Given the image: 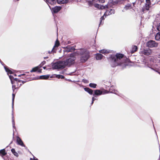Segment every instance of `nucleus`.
I'll use <instances>...</instances> for the list:
<instances>
[{
    "mask_svg": "<svg viewBox=\"0 0 160 160\" xmlns=\"http://www.w3.org/2000/svg\"><path fill=\"white\" fill-rule=\"evenodd\" d=\"M157 29L158 31H160V23H159V25L158 26Z\"/></svg>",
    "mask_w": 160,
    "mask_h": 160,
    "instance_id": "nucleus-39",
    "label": "nucleus"
},
{
    "mask_svg": "<svg viewBox=\"0 0 160 160\" xmlns=\"http://www.w3.org/2000/svg\"><path fill=\"white\" fill-rule=\"evenodd\" d=\"M62 8L60 6H55L53 8H51L50 9L52 11V13H56L60 11Z\"/></svg>",
    "mask_w": 160,
    "mask_h": 160,
    "instance_id": "nucleus-9",
    "label": "nucleus"
},
{
    "mask_svg": "<svg viewBox=\"0 0 160 160\" xmlns=\"http://www.w3.org/2000/svg\"><path fill=\"white\" fill-rule=\"evenodd\" d=\"M52 52L53 53V52L52 51V50L51 51H48V53H49V54L51 53Z\"/></svg>",
    "mask_w": 160,
    "mask_h": 160,
    "instance_id": "nucleus-48",
    "label": "nucleus"
},
{
    "mask_svg": "<svg viewBox=\"0 0 160 160\" xmlns=\"http://www.w3.org/2000/svg\"><path fill=\"white\" fill-rule=\"evenodd\" d=\"M12 89L13 92H14V90L15 89H16L18 87H17V88H16V86L15 85H12Z\"/></svg>",
    "mask_w": 160,
    "mask_h": 160,
    "instance_id": "nucleus-37",
    "label": "nucleus"
},
{
    "mask_svg": "<svg viewBox=\"0 0 160 160\" xmlns=\"http://www.w3.org/2000/svg\"><path fill=\"white\" fill-rule=\"evenodd\" d=\"M41 64L39 65H38V66H39V67H40V66H41Z\"/></svg>",
    "mask_w": 160,
    "mask_h": 160,
    "instance_id": "nucleus-57",
    "label": "nucleus"
},
{
    "mask_svg": "<svg viewBox=\"0 0 160 160\" xmlns=\"http://www.w3.org/2000/svg\"><path fill=\"white\" fill-rule=\"evenodd\" d=\"M97 85V84L94 83H90L89 84V86L92 88H96Z\"/></svg>",
    "mask_w": 160,
    "mask_h": 160,
    "instance_id": "nucleus-29",
    "label": "nucleus"
},
{
    "mask_svg": "<svg viewBox=\"0 0 160 160\" xmlns=\"http://www.w3.org/2000/svg\"><path fill=\"white\" fill-rule=\"evenodd\" d=\"M151 1H146L145 5L143 6L142 8V12L143 13L145 12L148 11L151 4Z\"/></svg>",
    "mask_w": 160,
    "mask_h": 160,
    "instance_id": "nucleus-4",
    "label": "nucleus"
},
{
    "mask_svg": "<svg viewBox=\"0 0 160 160\" xmlns=\"http://www.w3.org/2000/svg\"><path fill=\"white\" fill-rule=\"evenodd\" d=\"M12 141L11 142V143H10V144H11V143H12Z\"/></svg>",
    "mask_w": 160,
    "mask_h": 160,
    "instance_id": "nucleus-58",
    "label": "nucleus"
},
{
    "mask_svg": "<svg viewBox=\"0 0 160 160\" xmlns=\"http://www.w3.org/2000/svg\"><path fill=\"white\" fill-rule=\"evenodd\" d=\"M30 160H38L37 158L35 159L34 158V159H33L32 158H30Z\"/></svg>",
    "mask_w": 160,
    "mask_h": 160,
    "instance_id": "nucleus-46",
    "label": "nucleus"
},
{
    "mask_svg": "<svg viewBox=\"0 0 160 160\" xmlns=\"http://www.w3.org/2000/svg\"><path fill=\"white\" fill-rule=\"evenodd\" d=\"M22 80H21L18 79V81L17 82V83H18V82H21Z\"/></svg>",
    "mask_w": 160,
    "mask_h": 160,
    "instance_id": "nucleus-41",
    "label": "nucleus"
},
{
    "mask_svg": "<svg viewBox=\"0 0 160 160\" xmlns=\"http://www.w3.org/2000/svg\"><path fill=\"white\" fill-rule=\"evenodd\" d=\"M141 52V53L146 56L150 55L152 52L151 50L148 48L143 49Z\"/></svg>",
    "mask_w": 160,
    "mask_h": 160,
    "instance_id": "nucleus-8",
    "label": "nucleus"
},
{
    "mask_svg": "<svg viewBox=\"0 0 160 160\" xmlns=\"http://www.w3.org/2000/svg\"><path fill=\"white\" fill-rule=\"evenodd\" d=\"M125 9H124H124H123L122 10V12H125Z\"/></svg>",
    "mask_w": 160,
    "mask_h": 160,
    "instance_id": "nucleus-52",
    "label": "nucleus"
},
{
    "mask_svg": "<svg viewBox=\"0 0 160 160\" xmlns=\"http://www.w3.org/2000/svg\"><path fill=\"white\" fill-rule=\"evenodd\" d=\"M99 1L100 2H102V3H103L104 2H105V1L101 0V1Z\"/></svg>",
    "mask_w": 160,
    "mask_h": 160,
    "instance_id": "nucleus-47",
    "label": "nucleus"
},
{
    "mask_svg": "<svg viewBox=\"0 0 160 160\" xmlns=\"http://www.w3.org/2000/svg\"><path fill=\"white\" fill-rule=\"evenodd\" d=\"M22 85V84H20V85H19L17 83V86H18V88L20 87Z\"/></svg>",
    "mask_w": 160,
    "mask_h": 160,
    "instance_id": "nucleus-43",
    "label": "nucleus"
},
{
    "mask_svg": "<svg viewBox=\"0 0 160 160\" xmlns=\"http://www.w3.org/2000/svg\"><path fill=\"white\" fill-rule=\"evenodd\" d=\"M119 1H109L108 3L107 4L108 8L109 7L114 8V6L118 3Z\"/></svg>",
    "mask_w": 160,
    "mask_h": 160,
    "instance_id": "nucleus-7",
    "label": "nucleus"
},
{
    "mask_svg": "<svg viewBox=\"0 0 160 160\" xmlns=\"http://www.w3.org/2000/svg\"><path fill=\"white\" fill-rule=\"evenodd\" d=\"M46 1V3L47 4H48V6L51 8V7L50 6V4L52 5L53 4L55 3L56 2V1Z\"/></svg>",
    "mask_w": 160,
    "mask_h": 160,
    "instance_id": "nucleus-17",
    "label": "nucleus"
},
{
    "mask_svg": "<svg viewBox=\"0 0 160 160\" xmlns=\"http://www.w3.org/2000/svg\"><path fill=\"white\" fill-rule=\"evenodd\" d=\"M11 151L12 153L13 154V155L16 156V157H18V153L16 152L14 148H12L11 150Z\"/></svg>",
    "mask_w": 160,
    "mask_h": 160,
    "instance_id": "nucleus-26",
    "label": "nucleus"
},
{
    "mask_svg": "<svg viewBox=\"0 0 160 160\" xmlns=\"http://www.w3.org/2000/svg\"><path fill=\"white\" fill-rule=\"evenodd\" d=\"M68 48H70V52L72 50H73L74 49V48L73 47H71V46H68Z\"/></svg>",
    "mask_w": 160,
    "mask_h": 160,
    "instance_id": "nucleus-38",
    "label": "nucleus"
},
{
    "mask_svg": "<svg viewBox=\"0 0 160 160\" xmlns=\"http://www.w3.org/2000/svg\"><path fill=\"white\" fill-rule=\"evenodd\" d=\"M6 154L7 153L6 152L4 148L0 150V155L2 157H3V156L6 155Z\"/></svg>",
    "mask_w": 160,
    "mask_h": 160,
    "instance_id": "nucleus-20",
    "label": "nucleus"
},
{
    "mask_svg": "<svg viewBox=\"0 0 160 160\" xmlns=\"http://www.w3.org/2000/svg\"><path fill=\"white\" fill-rule=\"evenodd\" d=\"M17 143L19 145L24 147H26L21 139L18 136L17 137Z\"/></svg>",
    "mask_w": 160,
    "mask_h": 160,
    "instance_id": "nucleus-10",
    "label": "nucleus"
},
{
    "mask_svg": "<svg viewBox=\"0 0 160 160\" xmlns=\"http://www.w3.org/2000/svg\"><path fill=\"white\" fill-rule=\"evenodd\" d=\"M43 69H46V67H43Z\"/></svg>",
    "mask_w": 160,
    "mask_h": 160,
    "instance_id": "nucleus-51",
    "label": "nucleus"
},
{
    "mask_svg": "<svg viewBox=\"0 0 160 160\" xmlns=\"http://www.w3.org/2000/svg\"><path fill=\"white\" fill-rule=\"evenodd\" d=\"M9 77L10 79L11 83L12 84H13L14 83V81H13V80L14 79V78L11 75H9Z\"/></svg>",
    "mask_w": 160,
    "mask_h": 160,
    "instance_id": "nucleus-31",
    "label": "nucleus"
},
{
    "mask_svg": "<svg viewBox=\"0 0 160 160\" xmlns=\"http://www.w3.org/2000/svg\"><path fill=\"white\" fill-rule=\"evenodd\" d=\"M70 48H68V46L66 47V49L64 50V52H70Z\"/></svg>",
    "mask_w": 160,
    "mask_h": 160,
    "instance_id": "nucleus-34",
    "label": "nucleus"
},
{
    "mask_svg": "<svg viewBox=\"0 0 160 160\" xmlns=\"http://www.w3.org/2000/svg\"><path fill=\"white\" fill-rule=\"evenodd\" d=\"M104 16H107L106 15H104L103 16H102L100 18V23L99 24V26H100V24H103V22H102V21L104 19Z\"/></svg>",
    "mask_w": 160,
    "mask_h": 160,
    "instance_id": "nucleus-32",
    "label": "nucleus"
},
{
    "mask_svg": "<svg viewBox=\"0 0 160 160\" xmlns=\"http://www.w3.org/2000/svg\"><path fill=\"white\" fill-rule=\"evenodd\" d=\"M135 3H136L135 2H133V3H132V4H133V6H134V4H135Z\"/></svg>",
    "mask_w": 160,
    "mask_h": 160,
    "instance_id": "nucleus-53",
    "label": "nucleus"
},
{
    "mask_svg": "<svg viewBox=\"0 0 160 160\" xmlns=\"http://www.w3.org/2000/svg\"><path fill=\"white\" fill-rule=\"evenodd\" d=\"M70 57L66 60L58 61L53 63L52 65L53 69H62L66 67H69L74 63L75 58L74 56V54L70 55Z\"/></svg>",
    "mask_w": 160,
    "mask_h": 160,
    "instance_id": "nucleus-1",
    "label": "nucleus"
},
{
    "mask_svg": "<svg viewBox=\"0 0 160 160\" xmlns=\"http://www.w3.org/2000/svg\"><path fill=\"white\" fill-rule=\"evenodd\" d=\"M15 94L13 93L12 94V126L13 128H15V123L14 122V116H13V107H14V99L15 97Z\"/></svg>",
    "mask_w": 160,
    "mask_h": 160,
    "instance_id": "nucleus-5",
    "label": "nucleus"
},
{
    "mask_svg": "<svg viewBox=\"0 0 160 160\" xmlns=\"http://www.w3.org/2000/svg\"><path fill=\"white\" fill-rule=\"evenodd\" d=\"M4 67L6 71L7 72L8 74H12L13 73V71L8 68L6 66H4Z\"/></svg>",
    "mask_w": 160,
    "mask_h": 160,
    "instance_id": "nucleus-18",
    "label": "nucleus"
},
{
    "mask_svg": "<svg viewBox=\"0 0 160 160\" xmlns=\"http://www.w3.org/2000/svg\"><path fill=\"white\" fill-rule=\"evenodd\" d=\"M102 92L99 90L96 89L94 90V93L93 94V96H99L102 94Z\"/></svg>",
    "mask_w": 160,
    "mask_h": 160,
    "instance_id": "nucleus-13",
    "label": "nucleus"
},
{
    "mask_svg": "<svg viewBox=\"0 0 160 160\" xmlns=\"http://www.w3.org/2000/svg\"><path fill=\"white\" fill-rule=\"evenodd\" d=\"M18 79L16 78H14V79L13 80V81H14V83H15L14 81L17 82Z\"/></svg>",
    "mask_w": 160,
    "mask_h": 160,
    "instance_id": "nucleus-40",
    "label": "nucleus"
},
{
    "mask_svg": "<svg viewBox=\"0 0 160 160\" xmlns=\"http://www.w3.org/2000/svg\"><path fill=\"white\" fill-rule=\"evenodd\" d=\"M103 55L100 53H97L96 54V59L97 60H100L102 58Z\"/></svg>",
    "mask_w": 160,
    "mask_h": 160,
    "instance_id": "nucleus-21",
    "label": "nucleus"
},
{
    "mask_svg": "<svg viewBox=\"0 0 160 160\" xmlns=\"http://www.w3.org/2000/svg\"><path fill=\"white\" fill-rule=\"evenodd\" d=\"M94 6L95 7L101 9L108 8V5H107V4L105 6H103L102 5H100L98 4H94Z\"/></svg>",
    "mask_w": 160,
    "mask_h": 160,
    "instance_id": "nucleus-11",
    "label": "nucleus"
},
{
    "mask_svg": "<svg viewBox=\"0 0 160 160\" xmlns=\"http://www.w3.org/2000/svg\"><path fill=\"white\" fill-rule=\"evenodd\" d=\"M0 63L2 65L4 66L5 65L4 63L2 61L1 62H0Z\"/></svg>",
    "mask_w": 160,
    "mask_h": 160,
    "instance_id": "nucleus-49",
    "label": "nucleus"
},
{
    "mask_svg": "<svg viewBox=\"0 0 160 160\" xmlns=\"http://www.w3.org/2000/svg\"><path fill=\"white\" fill-rule=\"evenodd\" d=\"M38 72L39 73H41L42 72V69H40L38 70Z\"/></svg>",
    "mask_w": 160,
    "mask_h": 160,
    "instance_id": "nucleus-42",
    "label": "nucleus"
},
{
    "mask_svg": "<svg viewBox=\"0 0 160 160\" xmlns=\"http://www.w3.org/2000/svg\"><path fill=\"white\" fill-rule=\"evenodd\" d=\"M59 45V43L58 41V39L55 42V44L54 45V46L52 49V51L53 52H56V50L54 49V48L55 47H58Z\"/></svg>",
    "mask_w": 160,
    "mask_h": 160,
    "instance_id": "nucleus-15",
    "label": "nucleus"
},
{
    "mask_svg": "<svg viewBox=\"0 0 160 160\" xmlns=\"http://www.w3.org/2000/svg\"><path fill=\"white\" fill-rule=\"evenodd\" d=\"M138 49V47L136 46H134L132 47L131 50V52L133 53L136 52Z\"/></svg>",
    "mask_w": 160,
    "mask_h": 160,
    "instance_id": "nucleus-22",
    "label": "nucleus"
},
{
    "mask_svg": "<svg viewBox=\"0 0 160 160\" xmlns=\"http://www.w3.org/2000/svg\"><path fill=\"white\" fill-rule=\"evenodd\" d=\"M14 76H17V75H16V74H14Z\"/></svg>",
    "mask_w": 160,
    "mask_h": 160,
    "instance_id": "nucleus-59",
    "label": "nucleus"
},
{
    "mask_svg": "<svg viewBox=\"0 0 160 160\" xmlns=\"http://www.w3.org/2000/svg\"><path fill=\"white\" fill-rule=\"evenodd\" d=\"M95 99H96V98H94V97H92V100L93 101H95Z\"/></svg>",
    "mask_w": 160,
    "mask_h": 160,
    "instance_id": "nucleus-45",
    "label": "nucleus"
},
{
    "mask_svg": "<svg viewBox=\"0 0 160 160\" xmlns=\"http://www.w3.org/2000/svg\"><path fill=\"white\" fill-rule=\"evenodd\" d=\"M100 52L102 53H109L110 52V51L108 50H107L106 49H102V50L99 51Z\"/></svg>",
    "mask_w": 160,
    "mask_h": 160,
    "instance_id": "nucleus-28",
    "label": "nucleus"
},
{
    "mask_svg": "<svg viewBox=\"0 0 160 160\" xmlns=\"http://www.w3.org/2000/svg\"><path fill=\"white\" fill-rule=\"evenodd\" d=\"M46 63V62L45 61H43L42 62V63H41V66L40 67H39V68H41L42 66L44 65Z\"/></svg>",
    "mask_w": 160,
    "mask_h": 160,
    "instance_id": "nucleus-35",
    "label": "nucleus"
},
{
    "mask_svg": "<svg viewBox=\"0 0 160 160\" xmlns=\"http://www.w3.org/2000/svg\"><path fill=\"white\" fill-rule=\"evenodd\" d=\"M78 53L80 55V61L82 63H84L90 58L88 52L83 49H81L78 51Z\"/></svg>",
    "mask_w": 160,
    "mask_h": 160,
    "instance_id": "nucleus-3",
    "label": "nucleus"
},
{
    "mask_svg": "<svg viewBox=\"0 0 160 160\" xmlns=\"http://www.w3.org/2000/svg\"><path fill=\"white\" fill-rule=\"evenodd\" d=\"M12 70L13 71H14V70H12Z\"/></svg>",
    "mask_w": 160,
    "mask_h": 160,
    "instance_id": "nucleus-60",
    "label": "nucleus"
},
{
    "mask_svg": "<svg viewBox=\"0 0 160 160\" xmlns=\"http://www.w3.org/2000/svg\"><path fill=\"white\" fill-rule=\"evenodd\" d=\"M132 5L131 4H127L124 7V9L125 10H127L132 8Z\"/></svg>",
    "mask_w": 160,
    "mask_h": 160,
    "instance_id": "nucleus-23",
    "label": "nucleus"
},
{
    "mask_svg": "<svg viewBox=\"0 0 160 160\" xmlns=\"http://www.w3.org/2000/svg\"><path fill=\"white\" fill-rule=\"evenodd\" d=\"M114 87L113 86H112L110 87V88L109 89V91H106V93H108V92L110 93H114L116 94H118L116 92V91H117L116 90L113 89ZM118 95L120 96L118 94Z\"/></svg>",
    "mask_w": 160,
    "mask_h": 160,
    "instance_id": "nucleus-12",
    "label": "nucleus"
},
{
    "mask_svg": "<svg viewBox=\"0 0 160 160\" xmlns=\"http://www.w3.org/2000/svg\"><path fill=\"white\" fill-rule=\"evenodd\" d=\"M55 77L58 78H64V77L63 76L59 74H55Z\"/></svg>",
    "mask_w": 160,
    "mask_h": 160,
    "instance_id": "nucleus-33",
    "label": "nucleus"
},
{
    "mask_svg": "<svg viewBox=\"0 0 160 160\" xmlns=\"http://www.w3.org/2000/svg\"><path fill=\"white\" fill-rule=\"evenodd\" d=\"M158 44L154 41L150 40L148 41L147 43V45L149 48H153L157 47Z\"/></svg>",
    "mask_w": 160,
    "mask_h": 160,
    "instance_id": "nucleus-6",
    "label": "nucleus"
},
{
    "mask_svg": "<svg viewBox=\"0 0 160 160\" xmlns=\"http://www.w3.org/2000/svg\"><path fill=\"white\" fill-rule=\"evenodd\" d=\"M48 58V57H45L44 58V59H47Z\"/></svg>",
    "mask_w": 160,
    "mask_h": 160,
    "instance_id": "nucleus-50",
    "label": "nucleus"
},
{
    "mask_svg": "<svg viewBox=\"0 0 160 160\" xmlns=\"http://www.w3.org/2000/svg\"><path fill=\"white\" fill-rule=\"evenodd\" d=\"M93 1H87L86 2L88 3V5L89 6H92L93 5Z\"/></svg>",
    "mask_w": 160,
    "mask_h": 160,
    "instance_id": "nucleus-30",
    "label": "nucleus"
},
{
    "mask_svg": "<svg viewBox=\"0 0 160 160\" xmlns=\"http://www.w3.org/2000/svg\"><path fill=\"white\" fill-rule=\"evenodd\" d=\"M22 76V74H20V75H18V76L19 77H21V76Z\"/></svg>",
    "mask_w": 160,
    "mask_h": 160,
    "instance_id": "nucleus-54",
    "label": "nucleus"
},
{
    "mask_svg": "<svg viewBox=\"0 0 160 160\" xmlns=\"http://www.w3.org/2000/svg\"><path fill=\"white\" fill-rule=\"evenodd\" d=\"M39 68V66H38L35 67H34L33 68H32V70L30 71V72H36V71H38V70Z\"/></svg>",
    "mask_w": 160,
    "mask_h": 160,
    "instance_id": "nucleus-27",
    "label": "nucleus"
},
{
    "mask_svg": "<svg viewBox=\"0 0 160 160\" xmlns=\"http://www.w3.org/2000/svg\"><path fill=\"white\" fill-rule=\"evenodd\" d=\"M84 90L85 91L88 92L90 94H93V91L92 89L89 88L87 87L85 88H84Z\"/></svg>",
    "mask_w": 160,
    "mask_h": 160,
    "instance_id": "nucleus-16",
    "label": "nucleus"
},
{
    "mask_svg": "<svg viewBox=\"0 0 160 160\" xmlns=\"http://www.w3.org/2000/svg\"><path fill=\"white\" fill-rule=\"evenodd\" d=\"M49 75H42L38 79H47L49 78Z\"/></svg>",
    "mask_w": 160,
    "mask_h": 160,
    "instance_id": "nucleus-19",
    "label": "nucleus"
},
{
    "mask_svg": "<svg viewBox=\"0 0 160 160\" xmlns=\"http://www.w3.org/2000/svg\"><path fill=\"white\" fill-rule=\"evenodd\" d=\"M114 10L113 9H110V11L107 10L104 13V15H106V16H108L112 14H114Z\"/></svg>",
    "mask_w": 160,
    "mask_h": 160,
    "instance_id": "nucleus-14",
    "label": "nucleus"
},
{
    "mask_svg": "<svg viewBox=\"0 0 160 160\" xmlns=\"http://www.w3.org/2000/svg\"><path fill=\"white\" fill-rule=\"evenodd\" d=\"M22 76H24L25 75V74L24 73L22 74Z\"/></svg>",
    "mask_w": 160,
    "mask_h": 160,
    "instance_id": "nucleus-56",
    "label": "nucleus"
},
{
    "mask_svg": "<svg viewBox=\"0 0 160 160\" xmlns=\"http://www.w3.org/2000/svg\"><path fill=\"white\" fill-rule=\"evenodd\" d=\"M58 3L60 4H66L69 2V1H57Z\"/></svg>",
    "mask_w": 160,
    "mask_h": 160,
    "instance_id": "nucleus-24",
    "label": "nucleus"
},
{
    "mask_svg": "<svg viewBox=\"0 0 160 160\" xmlns=\"http://www.w3.org/2000/svg\"><path fill=\"white\" fill-rule=\"evenodd\" d=\"M155 39L157 41L160 39V32H158L155 36Z\"/></svg>",
    "mask_w": 160,
    "mask_h": 160,
    "instance_id": "nucleus-25",
    "label": "nucleus"
},
{
    "mask_svg": "<svg viewBox=\"0 0 160 160\" xmlns=\"http://www.w3.org/2000/svg\"><path fill=\"white\" fill-rule=\"evenodd\" d=\"M93 102H94V101H92V102H91V104L92 105L93 103Z\"/></svg>",
    "mask_w": 160,
    "mask_h": 160,
    "instance_id": "nucleus-55",
    "label": "nucleus"
},
{
    "mask_svg": "<svg viewBox=\"0 0 160 160\" xmlns=\"http://www.w3.org/2000/svg\"><path fill=\"white\" fill-rule=\"evenodd\" d=\"M124 55L121 53H117L115 55L114 54L109 55L108 58L111 66L114 67L118 65H121L123 62L121 59L123 57Z\"/></svg>",
    "mask_w": 160,
    "mask_h": 160,
    "instance_id": "nucleus-2",
    "label": "nucleus"
},
{
    "mask_svg": "<svg viewBox=\"0 0 160 160\" xmlns=\"http://www.w3.org/2000/svg\"><path fill=\"white\" fill-rule=\"evenodd\" d=\"M27 81H21V82H22V84H24Z\"/></svg>",
    "mask_w": 160,
    "mask_h": 160,
    "instance_id": "nucleus-44",
    "label": "nucleus"
},
{
    "mask_svg": "<svg viewBox=\"0 0 160 160\" xmlns=\"http://www.w3.org/2000/svg\"><path fill=\"white\" fill-rule=\"evenodd\" d=\"M151 68V69L153 70L154 71L156 72H157L158 73L160 74V72H159V71L158 69H155L152 68Z\"/></svg>",
    "mask_w": 160,
    "mask_h": 160,
    "instance_id": "nucleus-36",
    "label": "nucleus"
}]
</instances>
